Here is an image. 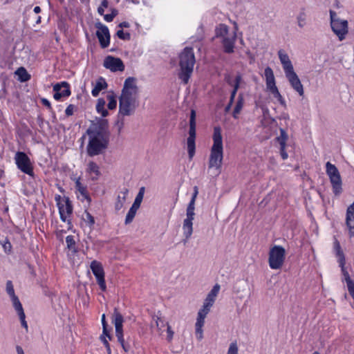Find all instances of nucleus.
<instances>
[{"mask_svg":"<svg viewBox=\"0 0 354 354\" xmlns=\"http://www.w3.org/2000/svg\"><path fill=\"white\" fill-rule=\"evenodd\" d=\"M89 140L86 147L89 156L100 154L107 148L109 140V131L108 122L102 120L91 126L86 131Z\"/></svg>","mask_w":354,"mask_h":354,"instance_id":"nucleus-1","label":"nucleus"},{"mask_svg":"<svg viewBox=\"0 0 354 354\" xmlns=\"http://www.w3.org/2000/svg\"><path fill=\"white\" fill-rule=\"evenodd\" d=\"M138 88L135 77H127L119 98L118 117L130 116L134 114L139 106Z\"/></svg>","mask_w":354,"mask_h":354,"instance_id":"nucleus-2","label":"nucleus"},{"mask_svg":"<svg viewBox=\"0 0 354 354\" xmlns=\"http://www.w3.org/2000/svg\"><path fill=\"white\" fill-rule=\"evenodd\" d=\"M195 62L196 59L193 48L191 47H185L179 55V66L180 70L178 73V77L182 80L184 84H187L189 82Z\"/></svg>","mask_w":354,"mask_h":354,"instance_id":"nucleus-3","label":"nucleus"},{"mask_svg":"<svg viewBox=\"0 0 354 354\" xmlns=\"http://www.w3.org/2000/svg\"><path fill=\"white\" fill-rule=\"evenodd\" d=\"M213 145L209 160V168L219 169L221 167L223 158V138L220 127L214 128Z\"/></svg>","mask_w":354,"mask_h":354,"instance_id":"nucleus-4","label":"nucleus"},{"mask_svg":"<svg viewBox=\"0 0 354 354\" xmlns=\"http://www.w3.org/2000/svg\"><path fill=\"white\" fill-rule=\"evenodd\" d=\"M330 18L333 32L339 41L344 40L348 32V21L339 18L337 13L331 10H330Z\"/></svg>","mask_w":354,"mask_h":354,"instance_id":"nucleus-5","label":"nucleus"},{"mask_svg":"<svg viewBox=\"0 0 354 354\" xmlns=\"http://www.w3.org/2000/svg\"><path fill=\"white\" fill-rule=\"evenodd\" d=\"M268 263L273 270L281 269L286 258V250L281 245H274L268 254Z\"/></svg>","mask_w":354,"mask_h":354,"instance_id":"nucleus-6","label":"nucleus"},{"mask_svg":"<svg viewBox=\"0 0 354 354\" xmlns=\"http://www.w3.org/2000/svg\"><path fill=\"white\" fill-rule=\"evenodd\" d=\"M123 316L117 308H115L112 315V323L114 324L115 328V335L118 338V341L121 344L124 351L125 352H128L129 351L130 346L128 344L125 343L123 337Z\"/></svg>","mask_w":354,"mask_h":354,"instance_id":"nucleus-7","label":"nucleus"},{"mask_svg":"<svg viewBox=\"0 0 354 354\" xmlns=\"http://www.w3.org/2000/svg\"><path fill=\"white\" fill-rule=\"evenodd\" d=\"M326 174L333 186V192L335 195H339L342 191L340 174L335 165L331 164L330 162H326Z\"/></svg>","mask_w":354,"mask_h":354,"instance_id":"nucleus-8","label":"nucleus"},{"mask_svg":"<svg viewBox=\"0 0 354 354\" xmlns=\"http://www.w3.org/2000/svg\"><path fill=\"white\" fill-rule=\"evenodd\" d=\"M195 204L189 203L186 210L187 218L183 221V230L185 239L183 240L185 243L191 237L193 233V220L194 219Z\"/></svg>","mask_w":354,"mask_h":354,"instance_id":"nucleus-9","label":"nucleus"},{"mask_svg":"<svg viewBox=\"0 0 354 354\" xmlns=\"http://www.w3.org/2000/svg\"><path fill=\"white\" fill-rule=\"evenodd\" d=\"M195 140H196V111H191L189 119V137L187 140L188 155L192 159L195 154Z\"/></svg>","mask_w":354,"mask_h":354,"instance_id":"nucleus-10","label":"nucleus"},{"mask_svg":"<svg viewBox=\"0 0 354 354\" xmlns=\"http://www.w3.org/2000/svg\"><path fill=\"white\" fill-rule=\"evenodd\" d=\"M15 163L19 169L28 176H33V167L30 159L24 152L18 151L15 156Z\"/></svg>","mask_w":354,"mask_h":354,"instance_id":"nucleus-11","label":"nucleus"},{"mask_svg":"<svg viewBox=\"0 0 354 354\" xmlns=\"http://www.w3.org/2000/svg\"><path fill=\"white\" fill-rule=\"evenodd\" d=\"M211 307L212 306H206V304H203L202 308L200 309L198 313L196 322L195 324V328H196V337L198 340H201L203 337L202 328L205 323V319L207 315L210 311Z\"/></svg>","mask_w":354,"mask_h":354,"instance_id":"nucleus-12","label":"nucleus"},{"mask_svg":"<svg viewBox=\"0 0 354 354\" xmlns=\"http://www.w3.org/2000/svg\"><path fill=\"white\" fill-rule=\"evenodd\" d=\"M91 269L96 278L97 283L102 291L106 290V282L104 279V271L100 262L94 260L91 263Z\"/></svg>","mask_w":354,"mask_h":354,"instance_id":"nucleus-13","label":"nucleus"},{"mask_svg":"<svg viewBox=\"0 0 354 354\" xmlns=\"http://www.w3.org/2000/svg\"><path fill=\"white\" fill-rule=\"evenodd\" d=\"M97 30L96 35L98 38L100 44L102 48H106L110 43V34L108 28L100 22L95 24Z\"/></svg>","mask_w":354,"mask_h":354,"instance_id":"nucleus-14","label":"nucleus"},{"mask_svg":"<svg viewBox=\"0 0 354 354\" xmlns=\"http://www.w3.org/2000/svg\"><path fill=\"white\" fill-rule=\"evenodd\" d=\"M104 66L112 72L123 71L124 65L121 59L109 55L104 60Z\"/></svg>","mask_w":354,"mask_h":354,"instance_id":"nucleus-15","label":"nucleus"},{"mask_svg":"<svg viewBox=\"0 0 354 354\" xmlns=\"http://www.w3.org/2000/svg\"><path fill=\"white\" fill-rule=\"evenodd\" d=\"M285 75L291 87L298 93L300 96H303L304 94V86L295 71L286 73Z\"/></svg>","mask_w":354,"mask_h":354,"instance_id":"nucleus-16","label":"nucleus"},{"mask_svg":"<svg viewBox=\"0 0 354 354\" xmlns=\"http://www.w3.org/2000/svg\"><path fill=\"white\" fill-rule=\"evenodd\" d=\"M53 97L59 100L62 97H68L71 95L70 85L66 82H62L53 86Z\"/></svg>","mask_w":354,"mask_h":354,"instance_id":"nucleus-17","label":"nucleus"},{"mask_svg":"<svg viewBox=\"0 0 354 354\" xmlns=\"http://www.w3.org/2000/svg\"><path fill=\"white\" fill-rule=\"evenodd\" d=\"M237 25L235 24V30L231 35L221 39L223 51L225 53L231 54L234 51V44L236 39Z\"/></svg>","mask_w":354,"mask_h":354,"instance_id":"nucleus-18","label":"nucleus"},{"mask_svg":"<svg viewBox=\"0 0 354 354\" xmlns=\"http://www.w3.org/2000/svg\"><path fill=\"white\" fill-rule=\"evenodd\" d=\"M58 207L62 221L64 222L68 221V223H70V221L67 219V217L72 214L73 207L69 199L67 198L65 201L64 205L58 203Z\"/></svg>","mask_w":354,"mask_h":354,"instance_id":"nucleus-19","label":"nucleus"},{"mask_svg":"<svg viewBox=\"0 0 354 354\" xmlns=\"http://www.w3.org/2000/svg\"><path fill=\"white\" fill-rule=\"evenodd\" d=\"M278 55L285 73L294 71L293 65L289 56L283 50H279Z\"/></svg>","mask_w":354,"mask_h":354,"instance_id":"nucleus-20","label":"nucleus"},{"mask_svg":"<svg viewBox=\"0 0 354 354\" xmlns=\"http://www.w3.org/2000/svg\"><path fill=\"white\" fill-rule=\"evenodd\" d=\"M86 172L91 175V178L93 180H96L101 175L99 166L93 161H90L88 163Z\"/></svg>","mask_w":354,"mask_h":354,"instance_id":"nucleus-21","label":"nucleus"},{"mask_svg":"<svg viewBox=\"0 0 354 354\" xmlns=\"http://www.w3.org/2000/svg\"><path fill=\"white\" fill-rule=\"evenodd\" d=\"M264 74L266 77L267 89L270 90L272 88H274V86H277L275 84L274 73L270 67L268 66L267 68H266Z\"/></svg>","mask_w":354,"mask_h":354,"instance_id":"nucleus-22","label":"nucleus"},{"mask_svg":"<svg viewBox=\"0 0 354 354\" xmlns=\"http://www.w3.org/2000/svg\"><path fill=\"white\" fill-rule=\"evenodd\" d=\"M6 292L10 295L14 308L21 305L18 297L15 293L14 287L11 281L6 283Z\"/></svg>","mask_w":354,"mask_h":354,"instance_id":"nucleus-23","label":"nucleus"},{"mask_svg":"<svg viewBox=\"0 0 354 354\" xmlns=\"http://www.w3.org/2000/svg\"><path fill=\"white\" fill-rule=\"evenodd\" d=\"M346 223L349 230H354V202L347 208Z\"/></svg>","mask_w":354,"mask_h":354,"instance_id":"nucleus-24","label":"nucleus"},{"mask_svg":"<svg viewBox=\"0 0 354 354\" xmlns=\"http://www.w3.org/2000/svg\"><path fill=\"white\" fill-rule=\"evenodd\" d=\"M107 86L108 85L105 80L103 77H100L97 80L95 86L91 91L93 96L97 97L101 91L107 88Z\"/></svg>","mask_w":354,"mask_h":354,"instance_id":"nucleus-25","label":"nucleus"},{"mask_svg":"<svg viewBox=\"0 0 354 354\" xmlns=\"http://www.w3.org/2000/svg\"><path fill=\"white\" fill-rule=\"evenodd\" d=\"M215 32L216 37L221 39L231 35V33H229V28L225 24H219L216 28Z\"/></svg>","mask_w":354,"mask_h":354,"instance_id":"nucleus-26","label":"nucleus"},{"mask_svg":"<svg viewBox=\"0 0 354 354\" xmlns=\"http://www.w3.org/2000/svg\"><path fill=\"white\" fill-rule=\"evenodd\" d=\"M128 193V189H124V191L121 192L122 196H121L120 195L118 196L117 201L115 204V210L119 211L123 207Z\"/></svg>","mask_w":354,"mask_h":354,"instance_id":"nucleus-27","label":"nucleus"},{"mask_svg":"<svg viewBox=\"0 0 354 354\" xmlns=\"http://www.w3.org/2000/svg\"><path fill=\"white\" fill-rule=\"evenodd\" d=\"M333 248L335 252V254L338 257V261H341L342 263V261H344V254L341 248L339 242L335 236H334Z\"/></svg>","mask_w":354,"mask_h":354,"instance_id":"nucleus-28","label":"nucleus"},{"mask_svg":"<svg viewBox=\"0 0 354 354\" xmlns=\"http://www.w3.org/2000/svg\"><path fill=\"white\" fill-rule=\"evenodd\" d=\"M15 309L19 315L21 326L28 330V324L26 321V315L22 305L15 307Z\"/></svg>","mask_w":354,"mask_h":354,"instance_id":"nucleus-29","label":"nucleus"},{"mask_svg":"<svg viewBox=\"0 0 354 354\" xmlns=\"http://www.w3.org/2000/svg\"><path fill=\"white\" fill-rule=\"evenodd\" d=\"M15 73L21 82H26L30 79V75L28 74L27 71L24 67L19 68L16 71Z\"/></svg>","mask_w":354,"mask_h":354,"instance_id":"nucleus-30","label":"nucleus"},{"mask_svg":"<svg viewBox=\"0 0 354 354\" xmlns=\"http://www.w3.org/2000/svg\"><path fill=\"white\" fill-rule=\"evenodd\" d=\"M106 102L103 98H99L96 104V110L99 113H101V115L103 117H106L108 115L109 113L106 109H105Z\"/></svg>","mask_w":354,"mask_h":354,"instance_id":"nucleus-31","label":"nucleus"},{"mask_svg":"<svg viewBox=\"0 0 354 354\" xmlns=\"http://www.w3.org/2000/svg\"><path fill=\"white\" fill-rule=\"evenodd\" d=\"M243 102H244L243 97L242 95L240 94L238 97V100L236 103V106L233 111V117L234 118H237V115L241 112V111L243 106Z\"/></svg>","mask_w":354,"mask_h":354,"instance_id":"nucleus-32","label":"nucleus"},{"mask_svg":"<svg viewBox=\"0 0 354 354\" xmlns=\"http://www.w3.org/2000/svg\"><path fill=\"white\" fill-rule=\"evenodd\" d=\"M75 188L83 196L86 198H89L86 187L81 183L80 178L75 179Z\"/></svg>","mask_w":354,"mask_h":354,"instance_id":"nucleus-33","label":"nucleus"},{"mask_svg":"<svg viewBox=\"0 0 354 354\" xmlns=\"http://www.w3.org/2000/svg\"><path fill=\"white\" fill-rule=\"evenodd\" d=\"M279 131L280 136L277 137L276 140L279 143L280 147L286 146V142L288 140V136L283 129L280 128Z\"/></svg>","mask_w":354,"mask_h":354,"instance_id":"nucleus-34","label":"nucleus"},{"mask_svg":"<svg viewBox=\"0 0 354 354\" xmlns=\"http://www.w3.org/2000/svg\"><path fill=\"white\" fill-rule=\"evenodd\" d=\"M297 24L300 28H304L306 24V15L304 11H301L297 17Z\"/></svg>","mask_w":354,"mask_h":354,"instance_id":"nucleus-35","label":"nucleus"},{"mask_svg":"<svg viewBox=\"0 0 354 354\" xmlns=\"http://www.w3.org/2000/svg\"><path fill=\"white\" fill-rule=\"evenodd\" d=\"M107 100L109 101L108 108L110 110L115 109L117 106V100L115 96L113 94H109L107 95Z\"/></svg>","mask_w":354,"mask_h":354,"instance_id":"nucleus-36","label":"nucleus"},{"mask_svg":"<svg viewBox=\"0 0 354 354\" xmlns=\"http://www.w3.org/2000/svg\"><path fill=\"white\" fill-rule=\"evenodd\" d=\"M339 266L341 268L342 273L344 277L343 280L345 281L346 282L352 280L350 277V275H349L348 271L346 270V269L345 268L346 259L344 260V261H342V263L341 261H339Z\"/></svg>","mask_w":354,"mask_h":354,"instance_id":"nucleus-37","label":"nucleus"},{"mask_svg":"<svg viewBox=\"0 0 354 354\" xmlns=\"http://www.w3.org/2000/svg\"><path fill=\"white\" fill-rule=\"evenodd\" d=\"M102 328H103V331H102L103 335H106V336H107L109 339H111V337L110 335L109 331L107 329L108 325H107V322L106 321V317H105L104 314H103L102 316Z\"/></svg>","mask_w":354,"mask_h":354,"instance_id":"nucleus-38","label":"nucleus"},{"mask_svg":"<svg viewBox=\"0 0 354 354\" xmlns=\"http://www.w3.org/2000/svg\"><path fill=\"white\" fill-rule=\"evenodd\" d=\"M145 191V188L144 187H142L140 188L139 192H138L133 203L140 205V204L142 201L143 197H144Z\"/></svg>","mask_w":354,"mask_h":354,"instance_id":"nucleus-39","label":"nucleus"},{"mask_svg":"<svg viewBox=\"0 0 354 354\" xmlns=\"http://www.w3.org/2000/svg\"><path fill=\"white\" fill-rule=\"evenodd\" d=\"M66 242L67 244V247L70 250H75V241L74 240V237L71 235L67 236L66 238Z\"/></svg>","mask_w":354,"mask_h":354,"instance_id":"nucleus-40","label":"nucleus"},{"mask_svg":"<svg viewBox=\"0 0 354 354\" xmlns=\"http://www.w3.org/2000/svg\"><path fill=\"white\" fill-rule=\"evenodd\" d=\"M117 36L123 40H129L131 35L129 32H124L122 30H118L116 32Z\"/></svg>","mask_w":354,"mask_h":354,"instance_id":"nucleus-41","label":"nucleus"},{"mask_svg":"<svg viewBox=\"0 0 354 354\" xmlns=\"http://www.w3.org/2000/svg\"><path fill=\"white\" fill-rule=\"evenodd\" d=\"M136 213L135 212H133L130 209L129 210V212L126 216V218H125V224L126 225H128L133 221V220L136 216Z\"/></svg>","mask_w":354,"mask_h":354,"instance_id":"nucleus-42","label":"nucleus"},{"mask_svg":"<svg viewBox=\"0 0 354 354\" xmlns=\"http://www.w3.org/2000/svg\"><path fill=\"white\" fill-rule=\"evenodd\" d=\"M106 335H103L102 334V335H100V339L104 345L105 346V347L106 348V351H107V353L108 354H111V348H110V344L108 342L107 339H106Z\"/></svg>","mask_w":354,"mask_h":354,"instance_id":"nucleus-43","label":"nucleus"},{"mask_svg":"<svg viewBox=\"0 0 354 354\" xmlns=\"http://www.w3.org/2000/svg\"><path fill=\"white\" fill-rule=\"evenodd\" d=\"M346 283L350 295L352 297L353 299H354V281L351 280L346 281Z\"/></svg>","mask_w":354,"mask_h":354,"instance_id":"nucleus-44","label":"nucleus"},{"mask_svg":"<svg viewBox=\"0 0 354 354\" xmlns=\"http://www.w3.org/2000/svg\"><path fill=\"white\" fill-rule=\"evenodd\" d=\"M109 6L108 0H102L100 6L97 8V12L100 15H104V8H106Z\"/></svg>","mask_w":354,"mask_h":354,"instance_id":"nucleus-45","label":"nucleus"},{"mask_svg":"<svg viewBox=\"0 0 354 354\" xmlns=\"http://www.w3.org/2000/svg\"><path fill=\"white\" fill-rule=\"evenodd\" d=\"M227 354H239L238 346L236 342H232L230 344Z\"/></svg>","mask_w":354,"mask_h":354,"instance_id":"nucleus-46","label":"nucleus"},{"mask_svg":"<svg viewBox=\"0 0 354 354\" xmlns=\"http://www.w3.org/2000/svg\"><path fill=\"white\" fill-rule=\"evenodd\" d=\"M219 290H220V286L218 284H216L213 288L211 290V291L208 293V295H209L210 296L213 297L214 298L216 299L218 292H219Z\"/></svg>","mask_w":354,"mask_h":354,"instance_id":"nucleus-47","label":"nucleus"},{"mask_svg":"<svg viewBox=\"0 0 354 354\" xmlns=\"http://www.w3.org/2000/svg\"><path fill=\"white\" fill-rule=\"evenodd\" d=\"M219 290H220V286L218 284H216L213 288L211 290V291L208 293V295H209L210 296L213 297L214 298L216 299L218 292H219Z\"/></svg>","mask_w":354,"mask_h":354,"instance_id":"nucleus-48","label":"nucleus"},{"mask_svg":"<svg viewBox=\"0 0 354 354\" xmlns=\"http://www.w3.org/2000/svg\"><path fill=\"white\" fill-rule=\"evenodd\" d=\"M85 221L88 223L90 227H91L95 223L94 217L88 212L86 213V218Z\"/></svg>","mask_w":354,"mask_h":354,"instance_id":"nucleus-49","label":"nucleus"},{"mask_svg":"<svg viewBox=\"0 0 354 354\" xmlns=\"http://www.w3.org/2000/svg\"><path fill=\"white\" fill-rule=\"evenodd\" d=\"M216 299L214 298L213 297L210 296L209 295H207V297L205 298V301H204V304H206V306H212L214 301H215Z\"/></svg>","mask_w":354,"mask_h":354,"instance_id":"nucleus-50","label":"nucleus"},{"mask_svg":"<svg viewBox=\"0 0 354 354\" xmlns=\"http://www.w3.org/2000/svg\"><path fill=\"white\" fill-rule=\"evenodd\" d=\"M241 81V75H236V78H235L234 84L233 86L234 88H233L232 91H238Z\"/></svg>","mask_w":354,"mask_h":354,"instance_id":"nucleus-51","label":"nucleus"},{"mask_svg":"<svg viewBox=\"0 0 354 354\" xmlns=\"http://www.w3.org/2000/svg\"><path fill=\"white\" fill-rule=\"evenodd\" d=\"M75 109V106L73 105V104H69L66 110H65V113L67 116H71L74 113V110Z\"/></svg>","mask_w":354,"mask_h":354,"instance_id":"nucleus-52","label":"nucleus"},{"mask_svg":"<svg viewBox=\"0 0 354 354\" xmlns=\"http://www.w3.org/2000/svg\"><path fill=\"white\" fill-rule=\"evenodd\" d=\"M2 246L6 252H10L12 250V245L8 240H5L2 243Z\"/></svg>","mask_w":354,"mask_h":354,"instance_id":"nucleus-53","label":"nucleus"},{"mask_svg":"<svg viewBox=\"0 0 354 354\" xmlns=\"http://www.w3.org/2000/svg\"><path fill=\"white\" fill-rule=\"evenodd\" d=\"M156 324L158 330H161L165 326V321L160 317L156 318Z\"/></svg>","mask_w":354,"mask_h":354,"instance_id":"nucleus-54","label":"nucleus"},{"mask_svg":"<svg viewBox=\"0 0 354 354\" xmlns=\"http://www.w3.org/2000/svg\"><path fill=\"white\" fill-rule=\"evenodd\" d=\"M115 127L118 130V133L120 134L121 133L122 129L124 127L123 120H118V121L115 122Z\"/></svg>","mask_w":354,"mask_h":354,"instance_id":"nucleus-55","label":"nucleus"},{"mask_svg":"<svg viewBox=\"0 0 354 354\" xmlns=\"http://www.w3.org/2000/svg\"><path fill=\"white\" fill-rule=\"evenodd\" d=\"M198 194V187L195 186L194 187V193L192 194V198H191V201H189V203H192L195 204Z\"/></svg>","mask_w":354,"mask_h":354,"instance_id":"nucleus-56","label":"nucleus"},{"mask_svg":"<svg viewBox=\"0 0 354 354\" xmlns=\"http://www.w3.org/2000/svg\"><path fill=\"white\" fill-rule=\"evenodd\" d=\"M270 93L274 95L275 98L281 97V94L277 88V86H274V88H272V89L269 90Z\"/></svg>","mask_w":354,"mask_h":354,"instance_id":"nucleus-57","label":"nucleus"},{"mask_svg":"<svg viewBox=\"0 0 354 354\" xmlns=\"http://www.w3.org/2000/svg\"><path fill=\"white\" fill-rule=\"evenodd\" d=\"M270 93L274 95L275 98L281 97V94L277 88V86H274V88H272V89L269 90Z\"/></svg>","mask_w":354,"mask_h":354,"instance_id":"nucleus-58","label":"nucleus"},{"mask_svg":"<svg viewBox=\"0 0 354 354\" xmlns=\"http://www.w3.org/2000/svg\"><path fill=\"white\" fill-rule=\"evenodd\" d=\"M280 153H281V158L283 160H286V159L288 158V153L286 151V146L280 147Z\"/></svg>","mask_w":354,"mask_h":354,"instance_id":"nucleus-59","label":"nucleus"},{"mask_svg":"<svg viewBox=\"0 0 354 354\" xmlns=\"http://www.w3.org/2000/svg\"><path fill=\"white\" fill-rule=\"evenodd\" d=\"M42 104L46 106L49 110H52L50 102L46 98H42L41 100Z\"/></svg>","mask_w":354,"mask_h":354,"instance_id":"nucleus-60","label":"nucleus"},{"mask_svg":"<svg viewBox=\"0 0 354 354\" xmlns=\"http://www.w3.org/2000/svg\"><path fill=\"white\" fill-rule=\"evenodd\" d=\"M104 19L105 21H106L108 22H111L114 19V15H111V14L105 15H104Z\"/></svg>","mask_w":354,"mask_h":354,"instance_id":"nucleus-61","label":"nucleus"},{"mask_svg":"<svg viewBox=\"0 0 354 354\" xmlns=\"http://www.w3.org/2000/svg\"><path fill=\"white\" fill-rule=\"evenodd\" d=\"M167 325L168 339L170 341L173 337L174 332L171 330L170 326H169L167 324Z\"/></svg>","mask_w":354,"mask_h":354,"instance_id":"nucleus-62","label":"nucleus"},{"mask_svg":"<svg viewBox=\"0 0 354 354\" xmlns=\"http://www.w3.org/2000/svg\"><path fill=\"white\" fill-rule=\"evenodd\" d=\"M140 206V205L133 203L129 209L133 212H135L136 213V212L139 209Z\"/></svg>","mask_w":354,"mask_h":354,"instance_id":"nucleus-63","label":"nucleus"},{"mask_svg":"<svg viewBox=\"0 0 354 354\" xmlns=\"http://www.w3.org/2000/svg\"><path fill=\"white\" fill-rule=\"evenodd\" d=\"M278 101L279 102V103L284 107L286 106V102L285 100H283V97L281 95V97H278L277 98Z\"/></svg>","mask_w":354,"mask_h":354,"instance_id":"nucleus-64","label":"nucleus"}]
</instances>
